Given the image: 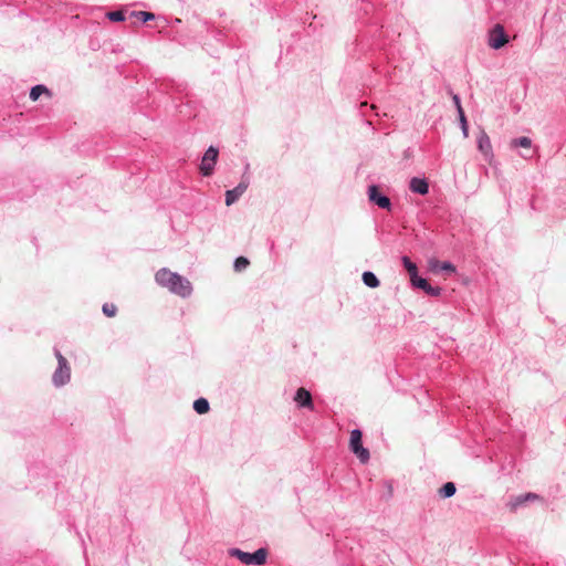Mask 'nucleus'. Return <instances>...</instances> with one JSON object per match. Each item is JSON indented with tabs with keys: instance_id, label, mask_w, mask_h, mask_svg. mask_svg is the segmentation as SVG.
Instances as JSON below:
<instances>
[{
	"instance_id": "10",
	"label": "nucleus",
	"mask_w": 566,
	"mask_h": 566,
	"mask_svg": "<svg viewBox=\"0 0 566 566\" xmlns=\"http://www.w3.org/2000/svg\"><path fill=\"white\" fill-rule=\"evenodd\" d=\"M478 148L485 157L493 155L490 137L484 130H481L478 137Z\"/></svg>"
},
{
	"instance_id": "4",
	"label": "nucleus",
	"mask_w": 566,
	"mask_h": 566,
	"mask_svg": "<svg viewBox=\"0 0 566 566\" xmlns=\"http://www.w3.org/2000/svg\"><path fill=\"white\" fill-rule=\"evenodd\" d=\"M509 35L506 34L504 27L500 23L495 24L489 32V45L499 50L509 43Z\"/></svg>"
},
{
	"instance_id": "18",
	"label": "nucleus",
	"mask_w": 566,
	"mask_h": 566,
	"mask_svg": "<svg viewBox=\"0 0 566 566\" xmlns=\"http://www.w3.org/2000/svg\"><path fill=\"white\" fill-rule=\"evenodd\" d=\"M193 409L199 415L207 413L209 411V409H210L208 400L206 398H199V399L195 400Z\"/></svg>"
},
{
	"instance_id": "17",
	"label": "nucleus",
	"mask_w": 566,
	"mask_h": 566,
	"mask_svg": "<svg viewBox=\"0 0 566 566\" xmlns=\"http://www.w3.org/2000/svg\"><path fill=\"white\" fill-rule=\"evenodd\" d=\"M511 147L512 148L522 147V148L530 149L532 147V139L530 137H526V136L513 138L511 140Z\"/></svg>"
},
{
	"instance_id": "6",
	"label": "nucleus",
	"mask_w": 566,
	"mask_h": 566,
	"mask_svg": "<svg viewBox=\"0 0 566 566\" xmlns=\"http://www.w3.org/2000/svg\"><path fill=\"white\" fill-rule=\"evenodd\" d=\"M59 369L53 375V381L55 385H64L70 379V368L66 359L59 354Z\"/></svg>"
},
{
	"instance_id": "5",
	"label": "nucleus",
	"mask_w": 566,
	"mask_h": 566,
	"mask_svg": "<svg viewBox=\"0 0 566 566\" xmlns=\"http://www.w3.org/2000/svg\"><path fill=\"white\" fill-rule=\"evenodd\" d=\"M367 195H368V200L371 203L378 206L381 209H386L388 211L391 210L390 198L388 196H386L385 193H381L380 189L377 185H370L368 187Z\"/></svg>"
},
{
	"instance_id": "27",
	"label": "nucleus",
	"mask_w": 566,
	"mask_h": 566,
	"mask_svg": "<svg viewBox=\"0 0 566 566\" xmlns=\"http://www.w3.org/2000/svg\"><path fill=\"white\" fill-rule=\"evenodd\" d=\"M450 93H451L452 102H453V104H454L455 108H457V109H458V108H461V107H462V105H461L460 96H459L458 94L452 93V91H451Z\"/></svg>"
},
{
	"instance_id": "25",
	"label": "nucleus",
	"mask_w": 566,
	"mask_h": 566,
	"mask_svg": "<svg viewBox=\"0 0 566 566\" xmlns=\"http://www.w3.org/2000/svg\"><path fill=\"white\" fill-rule=\"evenodd\" d=\"M440 269L446 272L455 273L457 268L449 261H444L440 264Z\"/></svg>"
},
{
	"instance_id": "3",
	"label": "nucleus",
	"mask_w": 566,
	"mask_h": 566,
	"mask_svg": "<svg viewBox=\"0 0 566 566\" xmlns=\"http://www.w3.org/2000/svg\"><path fill=\"white\" fill-rule=\"evenodd\" d=\"M218 155H219V150L213 146H210L206 150L205 155L201 158V163L199 166V170L203 176L208 177L213 174L214 165L218 160Z\"/></svg>"
},
{
	"instance_id": "8",
	"label": "nucleus",
	"mask_w": 566,
	"mask_h": 566,
	"mask_svg": "<svg viewBox=\"0 0 566 566\" xmlns=\"http://www.w3.org/2000/svg\"><path fill=\"white\" fill-rule=\"evenodd\" d=\"M413 287L424 291L430 296H440L442 289L440 286H432L426 279L418 276L411 282Z\"/></svg>"
},
{
	"instance_id": "13",
	"label": "nucleus",
	"mask_w": 566,
	"mask_h": 566,
	"mask_svg": "<svg viewBox=\"0 0 566 566\" xmlns=\"http://www.w3.org/2000/svg\"><path fill=\"white\" fill-rule=\"evenodd\" d=\"M401 260H402V264H403L405 269L407 270V272L410 275V281L412 282L413 280H416L419 276L418 268H417L416 263H413L410 260V258L407 255H403Z\"/></svg>"
},
{
	"instance_id": "9",
	"label": "nucleus",
	"mask_w": 566,
	"mask_h": 566,
	"mask_svg": "<svg viewBox=\"0 0 566 566\" xmlns=\"http://www.w3.org/2000/svg\"><path fill=\"white\" fill-rule=\"evenodd\" d=\"M412 192L424 196L429 192V184L424 178L413 177L409 182Z\"/></svg>"
},
{
	"instance_id": "14",
	"label": "nucleus",
	"mask_w": 566,
	"mask_h": 566,
	"mask_svg": "<svg viewBox=\"0 0 566 566\" xmlns=\"http://www.w3.org/2000/svg\"><path fill=\"white\" fill-rule=\"evenodd\" d=\"M363 282L366 286L376 289L380 285V281L374 272L365 271L361 275Z\"/></svg>"
},
{
	"instance_id": "26",
	"label": "nucleus",
	"mask_w": 566,
	"mask_h": 566,
	"mask_svg": "<svg viewBox=\"0 0 566 566\" xmlns=\"http://www.w3.org/2000/svg\"><path fill=\"white\" fill-rule=\"evenodd\" d=\"M460 122V126H461V129H462V133H463V136L464 137H468L469 135V126H468V120L467 118H462Z\"/></svg>"
},
{
	"instance_id": "12",
	"label": "nucleus",
	"mask_w": 566,
	"mask_h": 566,
	"mask_svg": "<svg viewBox=\"0 0 566 566\" xmlns=\"http://www.w3.org/2000/svg\"><path fill=\"white\" fill-rule=\"evenodd\" d=\"M268 548L261 547L253 553H250V565L261 566L266 563Z\"/></svg>"
},
{
	"instance_id": "15",
	"label": "nucleus",
	"mask_w": 566,
	"mask_h": 566,
	"mask_svg": "<svg viewBox=\"0 0 566 566\" xmlns=\"http://www.w3.org/2000/svg\"><path fill=\"white\" fill-rule=\"evenodd\" d=\"M457 492L455 484L453 482H447L439 489V495L442 499H449Z\"/></svg>"
},
{
	"instance_id": "11",
	"label": "nucleus",
	"mask_w": 566,
	"mask_h": 566,
	"mask_svg": "<svg viewBox=\"0 0 566 566\" xmlns=\"http://www.w3.org/2000/svg\"><path fill=\"white\" fill-rule=\"evenodd\" d=\"M245 186L243 184L238 185L235 188L226 192V205L231 206L245 192Z\"/></svg>"
},
{
	"instance_id": "2",
	"label": "nucleus",
	"mask_w": 566,
	"mask_h": 566,
	"mask_svg": "<svg viewBox=\"0 0 566 566\" xmlns=\"http://www.w3.org/2000/svg\"><path fill=\"white\" fill-rule=\"evenodd\" d=\"M349 449L361 463H367L369 461L370 453L368 449L363 447V432L359 429L350 431Z\"/></svg>"
},
{
	"instance_id": "20",
	"label": "nucleus",
	"mask_w": 566,
	"mask_h": 566,
	"mask_svg": "<svg viewBox=\"0 0 566 566\" xmlns=\"http://www.w3.org/2000/svg\"><path fill=\"white\" fill-rule=\"evenodd\" d=\"M130 15L136 17L144 22L155 19L154 13L147 11H133Z\"/></svg>"
},
{
	"instance_id": "29",
	"label": "nucleus",
	"mask_w": 566,
	"mask_h": 566,
	"mask_svg": "<svg viewBox=\"0 0 566 566\" xmlns=\"http://www.w3.org/2000/svg\"><path fill=\"white\" fill-rule=\"evenodd\" d=\"M457 112H458L459 120H461L462 118H467L465 114H464V111H463V107L458 108Z\"/></svg>"
},
{
	"instance_id": "19",
	"label": "nucleus",
	"mask_w": 566,
	"mask_h": 566,
	"mask_svg": "<svg viewBox=\"0 0 566 566\" xmlns=\"http://www.w3.org/2000/svg\"><path fill=\"white\" fill-rule=\"evenodd\" d=\"M229 555L232 557H238L243 564H248V552H242L238 548L229 549Z\"/></svg>"
},
{
	"instance_id": "31",
	"label": "nucleus",
	"mask_w": 566,
	"mask_h": 566,
	"mask_svg": "<svg viewBox=\"0 0 566 566\" xmlns=\"http://www.w3.org/2000/svg\"><path fill=\"white\" fill-rule=\"evenodd\" d=\"M524 159L531 158V156L523 155Z\"/></svg>"
},
{
	"instance_id": "1",
	"label": "nucleus",
	"mask_w": 566,
	"mask_h": 566,
	"mask_svg": "<svg viewBox=\"0 0 566 566\" xmlns=\"http://www.w3.org/2000/svg\"><path fill=\"white\" fill-rule=\"evenodd\" d=\"M155 280L160 286L167 287L170 292L181 297H187L192 292L190 281L166 268L157 271Z\"/></svg>"
},
{
	"instance_id": "22",
	"label": "nucleus",
	"mask_w": 566,
	"mask_h": 566,
	"mask_svg": "<svg viewBox=\"0 0 566 566\" xmlns=\"http://www.w3.org/2000/svg\"><path fill=\"white\" fill-rule=\"evenodd\" d=\"M248 268V258L239 256L234 262V271L242 272Z\"/></svg>"
},
{
	"instance_id": "30",
	"label": "nucleus",
	"mask_w": 566,
	"mask_h": 566,
	"mask_svg": "<svg viewBox=\"0 0 566 566\" xmlns=\"http://www.w3.org/2000/svg\"><path fill=\"white\" fill-rule=\"evenodd\" d=\"M387 492H388V496L391 497L392 496V486L390 484H388Z\"/></svg>"
},
{
	"instance_id": "24",
	"label": "nucleus",
	"mask_w": 566,
	"mask_h": 566,
	"mask_svg": "<svg viewBox=\"0 0 566 566\" xmlns=\"http://www.w3.org/2000/svg\"><path fill=\"white\" fill-rule=\"evenodd\" d=\"M525 502V500H523V494L522 495H518L516 496L514 500H512L511 502H509V506L511 509V511H515L518 506L523 505Z\"/></svg>"
},
{
	"instance_id": "23",
	"label": "nucleus",
	"mask_w": 566,
	"mask_h": 566,
	"mask_svg": "<svg viewBox=\"0 0 566 566\" xmlns=\"http://www.w3.org/2000/svg\"><path fill=\"white\" fill-rule=\"evenodd\" d=\"M107 18L114 22H120L125 20V14L122 10L111 11L107 13Z\"/></svg>"
},
{
	"instance_id": "16",
	"label": "nucleus",
	"mask_w": 566,
	"mask_h": 566,
	"mask_svg": "<svg viewBox=\"0 0 566 566\" xmlns=\"http://www.w3.org/2000/svg\"><path fill=\"white\" fill-rule=\"evenodd\" d=\"M46 95L48 97H51V93L50 91L48 90L46 86L44 85H35L31 88V92H30V98L35 102L39 99V97L41 95Z\"/></svg>"
},
{
	"instance_id": "28",
	"label": "nucleus",
	"mask_w": 566,
	"mask_h": 566,
	"mask_svg": "<svg viewBox=\"0 0 566 566\" xmlns=\"http://www.w3.org/2000/svg\"><path fill=\"white\" fill-rule=\"evenodd\" d=\"M539 496L535 493H526V494H523V500H525V502L527 501H533V500H536L538 499Z\"/></svg>"
},
{
	"instance_id": "21",
	"label": "nucleus",
	"mask_w": 566,
	"mask_h": 566,
	"mask_svg": "<svg viewBox=\"0 0 566 566\" xmlns=\"http://www.w3.org/2000/svg\"><path fill=\"white\" fill-rule=\"evenodd\" d=\"M102 310L107 317H114L117 313V306L113 303H105Z\"/></svg>"
},
{
	"instance_id": "7",
	"label": "nucleus",
	"mask_w": 566,
	"mask_h": 566,
	"mask_svg": "<svg viewBox=\"0 0 566 566\" xmlns=\"http://www.w3.org/2000/svg\"><path fill=\"white\" fill-rule=\"evenodd\" d=\"M294 401L296 402L298 408H307L310 410L314 409L312 395L307 389L303 387L296 390Z\"/></svg>"
}]
</instances>
